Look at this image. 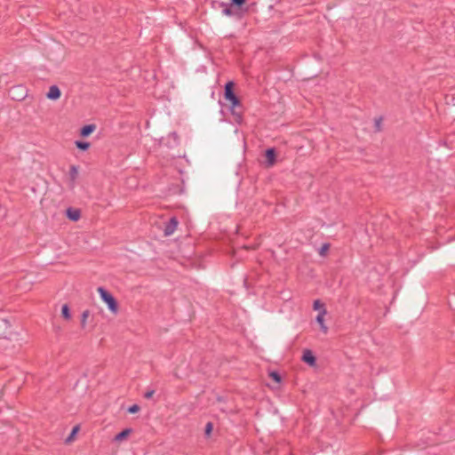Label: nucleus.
Wrapping results in <instances>:
<instances>
[{"instance_id":"nucleus-1","label":"nucleus","mask_w":455,"mask_h":455,"mask_svg":"<svg viewBox=\"0 0 455 455\" xmlns=\"http://www.w3.org/2000/svg\"><path fill=\"white\" fill-rule=\"evenodd\" d=\"M101 299L108 305V309L113 314H117L118 312V305L116 300V299L113 297V295L108 292L106 289L103 287H99L97 289Z\"/></svg>"},{"instance_id":"nucleus-2","label":"nucleus","mask_w":455,"mask_h":455,"mask_svg":"<svg viewBox=\"0 0 455 455\" xmlns=\"http://www.w3.org/2000/svg\"><path fill=\"white\" fill-rule=\"evenodd\" d=\"M234 83L228 82L225 85V99L230 103L231 108H235L240 105L238 98L235 96L234 91Z\"/></svg>"},{"instance_id":"nucleus-3","label":"nucleus","mask_w":455,"mask_h":455,"mask_svg":"<svg viewBox=\"0 0 455 455\" xmlns=\"http://www.w3.org/2000/svg\"><path fill=\"white\" fill-rule=\"evenodd\" d=\"M178 224H179V221L176 217L171 218L170 220L166 223V225L164 227V235L169 236V235H172L175 232V230L177 229Z\"/></svg>"},{"instance_id":"nucleus-4","label":"nucleus","mask_w":455,"mask_h":455,"mask_svg":"<svg viewBox=\"0 0 455 455\" xmlns=\"http://www.w3.org/2000/svg\"><path fill=\"white\" fill-rule=\"evenodd\" d=\"M327 314L325 308H322V310L318 313L316 316V322L319 323L323 332L327 333L328 327L324 324V315Z\"/></svg>"},{"instance_id":"nucleus-5","label":"nucleus","mask_w":455,"mask_h":455,"mask_svg":"<svg viewBox=\"0 0 455 455\" xmlns=\"http://www.w3.org/2000/svg\"><path fill=\"white\" fill-rule=\"evenodd\" d=\"M302 360L310 366L315 365L316 360L311 350L307 349L303 352Z\"/></svg>"},{"instance_id":"nucleus-6","label":"nucleus","mask_w":455,"mask_h":455,"mask_svg":"<svg viewBox=\"0 0 455 455\" xmlns=\"http://www.w3.org/2000/svg\"><path fill=\"white\" fill-rule=\"evenodd\" d=\"M60 90L57 85H52L47 92V98L56 100L60 97Z\"/></svg>"},{"instance_id":"nucleus-7","label":"nucleus","mask_w":455,"mask_h":455,"mask_svg":"<svg viewBox=\"0 0 455 455\" xmlns=\"http://www.w3.org/2000/svg\"><path fill=\"white\" fill-rule=\"evenodd\" d=\"M78 177V167L76 165H71L69 169V179H70V188H74L76 185V180Z\"/></svg>"},{"instance_id":"nucleus-8","label":"nucleus","mask_w":455,"mask_h":455,"mask_svg":"<svg viewBox=\"0 0 455 455\" xmlns=\"http://www.w3.org/2000/svg\"><path fill=\"white\" fill-rule=\"evenodd\" d=\"M266 158L268 166H273L275 163V151L274 148H268L266 150Z\"/></svg>"},{"instance_id":"nucleus-9","label":"nucleus","mask_w":455,"mask_h":455,"mask_svg":"<svg viewBox=\"0 0 455 455\" xmlns=\"http://www.w3.org/2000/svg\"><path fill=\"white\" fill-rule=\"evenodd\" d=\"M96 129V125L95 124H88V125H84L82 129H81V132H80V134L83 136V137H87L89 136L92 132H93Z\"/></svg>"},{"instance_id":"nucleus-10","label":"nucleus","mask_w":455,"mask_h":455,"mask_svg":"<svg viewBox=\"0 0 455 455\" xmlns=\"http://www.w3.org/2000/svg\"><path fill=\"white\" fill-rule=\"evenodd\" d=\"M67 216L71 220H74V221H76L79 220L80 218V212L78 210H74V209H68L67 211Z\"/></svg>"},{"instance_id":"nucleus-11","label":"nucleus","mask_w":455,"mask_h":455,"mask_svg":"<svg viewBox=\"0 0 455 455\" xmlns=\"http://www.w3.org/2000/svg\"><path fill=\"white\" fill-rule=\"evenodd\" d=\"M222 13L226 16H233L235 14L233 9L226 3H221Z\"/></svg>"},{"instance_id":"nucleus-12","label":"nucleus","mask_w":455,"mask_h":455,"mask_svg":"<svg viewBox=\"0 0 455 455\" xmlns=\"http://www.w3.org/2000/svg\"><path fill=\"white\" fill-rule=\"evenodd\" d=\"M130 433H131V429L130 428H126V429L123 430L122 432H120L119 434H117L115 436V440L117 441V442H121L124 438H126L130 435Z\"/></svg>"},{"instance_id":"nucleus-13","label":"nucleus","mask_w":455,"mask_h":455,"mask_svg":"<svg viewBox=\"0 0 455 455\" xmlns=\"http://www.w3.org/2000/svg\"><path fill=\"white\" fill-rule=\"evenodd\" d=\"M61 315L66 320H69L71 318V314L69 307L67 304H64L61 307Z\"/></svg>"},{"instance_id":"nucleus-14","label":"nucleus","mask_w":455,"mask_h":455,"mask_svg":"<svg viewBox=\"0 0 455 455\" xmlns=\"http://www.w3.org/2000/svg\"><path fill=\"white\" fill-rule=\"evenodd\" d=\"M90 315L89 310H84L81 315V327L84 329L86 326L87 319Z\"/></svg>"},{"instance_id":"nucleus-15","label":"nucleus","mask_w":455,"mask_h":455,"mask_svg":"<svg viewBox=\"0 0 455 455\" xmlns=\"http://www.w3.org/2000/svg\"><path fill=\"white\" fill-rule=\"evenodd\" d=\"M76 146L82 150H87L90 148V143L81 140H76L75 142Z\"/></svg>"},{"instance_id":"nucleus-16","label":"nucleus","mask_w":455,"mask_h":455,"mask_svg":"<svg viewBox=\"0 0 455 455\" xmlns=\"http://www.w3.org/2000/svg\"><path fill=\"white\" fill-rule=\"evenodd\" d=\"M78 430H79V427H78V426H76V427L72 429V431H71L70 435H69L67 437V439H66V443H71V442L73 441L74 436L76 435V433L78 432Z\"/></svg>"},{"instance_id":"nucleus-17","label":"nucleus","mask_w":455,"mask_h":455,"mask_svg":"<svg viewBox=\"0 0 455 455\" xmlns=\"http://www.w3.org/2000/svg\"><path fill=\"white\" fill-rule=\"evenodd\" d=\"M313 308L320 312L322 308H324V305L319 299H316L314 301Z\"/></svg>"},{"instance_id":"nucleus-18","label":"nucleus","mask_w":455,"mask_h":455,"mask_svg":"<svg viewBox=\"0 0 455 455\" xmlns=\"http://www.w3.org/2000/svg\"><path fill=\"white\" fill-rule=\"evenodd\" d=\"M269 377L274 379L276 383H280L281 382V376L279 375L278 372L276 371H271L269 373Z\"/></svg>"},{"instance_id":"nucleus-19","label":"nucleus","mask_w":455,"mask_h":455,"mask_svg":"<svg viewBox=\"0 0 455 455\" xmlns=\"http://www.w3.org/2000/svg\"><path fill=\"white\" fill-rule=\"evenodd\" d=\"M140 411V406L137 404H133L128 408V412L136 413Z\"/></svg>"},{"instance_id":"nucleus-20","label":"nucleus","mask_w":455,"mask_h":455,"mask_svg":"<svg viewBox=\"0 0 455 455\" xmlns=\"http://www.w3.org/2000/svg\"><path fill=\"white\" fill-rule=\"evenodd\" d=\"M246 0H231V4L236 6H242Z\"/></svg>"},{"instance_id":"nucleus-21","label":"nucleus","mask_w":455,"mask_h":455,"mask_svg":"<svg viewBox=\"0 0 455 455\" xmlns=\"http://www.w3.org/2000/svg\"><path fill=\"white\" fill-rule=\"evenodd\" d=\"M154 394H155V390H153V389H152V390H148V391H147V392L144 394V397H145L146 399H150V398H152V397H153Z\"/></svg>"},{"instance_id":"nucleus-22","label":"nucleus","mask_w":455,"mask_h":455,"mask_svg":"<svg viewBox=\"0 0 455 455\" xmlns=\"http://www.w3.org/2000/svg\"><path fill=\"white\" fill-rule=\"evenodd\" d=\"M328 249H329V245H328V244H326V243H325V244H323V245L322 246L321 250H320V254H321V255H324V254H325V252L328 251Z\"/></svg>"},{"instance_id":"nucleus-23","label":"nucleus","mask_w":455,"mask_h":455,"mask_svg":"<svg viewBox=\"0 0 455 455\" xmlns=\"http://www.w3.org/2000/svg\"><path fill=\"white\" fill-rule=\"evenodd\" d=\"M212 430V424L211 422L207 423L205 427V433L206 435H209Z\"/></svg>"},{"instance_id":"nucleus-24","label":"nucleus","mask_w":455,"mask_h":455,"mask_svg":"<svg viewBox=\"0 0 455 455\" xmlns=\"http://www.w3.org/2000/svg\"><path fill=\"white\" fill-rule=\"evenodd\" d=\"M380 124H381V119L380 118L376 120V127H377L378 131L380 130Z\"/></svg>"},{"instance_id":"nucleus-25","label":"nucleus","mask_w":455,"mask_h":455,"mask_svg":"<svg viewBox=\"0 0 455 455\" xmlns=\"http://www.w3.org/2000/svg\"><path fill=\"white\" fill-rule=\"evenodd\" d=\"M16 89L23 90V88H22V87H20V86H17V88H16Z\"/></svg>"}]
</instances>
